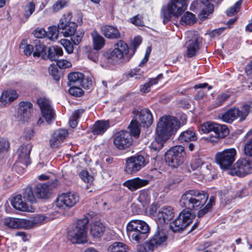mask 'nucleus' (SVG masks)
I'll return each mask as SVG.
<instances>
[{
  "label": "nucleus",
  "mask_w": 252,
  "mask_h": 252,
  "mask_svg": "<svg viewBox=\"0 0 252 252\" xmlns=\"http://www.w3.org/2000/svg\"><path fill=\"white\" fill-rule=\"evenodd\" d=\"M208 198V193L205 191L189 189L182 195L180 203L182 207L190 211L198 210L197 217L201 218L215 205V197L211 196L206 205L202 208L206 203Z\"/></svg>",
  "instance_id": "obj_1"
},
{
  "label": "nucleus",
  "mask_w": 252,
  "mask_h": 252,
  "mask_svg": "<svg viewBox=\"0 0 252 252\" xmlns=\"http://www.w3.org/2000/svg\"><path fill=\"white\" fill-rule=\"evenodd\" d=\"M180 127V122L176 117L170 116L161 117L157 124L155 139L150 148L155 152L160 150L164 142L174 135Z\"/></svg>",
  "instance_id": "obj_2"
},
{
  "label": "nucleus",
  "mask_w": 252,
  "mask_h": 252,
  "mask_svg": "<svg viewBox=\"0 0 252 252\" xmlns=\"http://www.w3.org/2000/svg\"><path fill=\"white\" fill-rule=\"evenodd\" d=\"M139 124L137 120H132L128 126L129 131L121 130L116 134L113 143L118 149L123 150L130 147L133 144L132 136L138 137L140 133Z\"/></svg>",
  "instance_id": "obj_3"
},
{
  "label": "nucleus",
  "mask_w": 252,
  "mask_h": 252,
  "mask_svg": "<svg viewBox=\"0 0 252 252\" xmlns=\"http://www.w3.org/2000/svg\"><path fill=\"white\" fill-rule=\"evenodd\" d=\"M72 15L70 13L64 14L58 23V27L64 37H71L74 45H78L82 40L84 32L82 29L77 30V25L71 22Z\"/></svg>",
  "instance_id": "obj_4"
},
{
  "label": "nucleus",
  "mask_w": 252,
  "mask_h": 252,
  "mask_svg": "<svg viewBox=\"0 0 252 252\" xmlns=\"http://www.w3.org/2000/svg\"><path fill=\"white\" fill-rule=\"evenodd\" d=\"M126 230L129 239L139 243L148 237L150 228L149 225L142 220H131L127 223Z\"/></svg>",
  "instance_id": "obj_5"
},
{
  "label": "nucleus",
  "mask_w": 252,
  "mask_h": 252,
  "mask_svg": "<svg viewBox=\"0 0 252 252\" xmlns=\"http://www.w3.org/2000/svg\"><path fill=\"white\" fill-rule=\"evenodd\" d=\"M200 133H211L207 138L208 141L216 143L220 138H223L229 133V130L225 125H220L212 122H207L203 123L198 127Z\"/></svg>",
  "instance_id": "obj_6"
},
{
  "label": "nucleus",
  "mask_w": 252,
  "mask_h": 252,
  "mask_svg": "<svg viewBox=\"0 0 252 252\" xmlns=\"http://www.w3.org/2000/svg\"><path fill=\"white\" fill-rule=\"evenodd\" d=\"M87 218L79 220L68 231V239L73 244H81L87 242Z\"/></svg>",
  "instance_id": "obj_7"
},
{
  "label": "nucleus",
  "mask_w": 252,
  "mask_h": 252,
  "mask_svg": "<svg viewBox=\"0 0 252 252\" xmlns=\"http://www.w3.org/2000/svg\"><path fill=\"white\" fill-rule=\"evenodd\" d=\"M188 4L186 0H170L166 6L161 9L163 23L165 24L172 17H178L187 9Z\"/></svg>",
  "instance_id": "obj_8"
},
{
  "label": "nucleus",
  "mask_w": 252,
  "mask_h": 252,
  "mask_svg": "<svg viewBox=\"0 0 252 252\" xmlns=\"http://www.w3.org/2000/svg\"><path fill=\"white\" fill-rule=\"evenodd\" d=\"M252 111V102H249L244 104L241 109L234 107L228 110L221 114V119L223 122L231 123L237 118L241 121L245 120L249 113Z\"/></svg>",
  "instance_id": "obj_9"
},
{
  "label": "nucleus",
  "mask_w": 252,
  "mask_h": 252,
  "mask_svg": "<svg viewBox=\"0 0 252 252\" xmlns=\"http://www.w3.org/2000/svg\"><path fill=\"white\" fill-rule=\"evenodd\" d=\"M185 154L183 146H175L165 153V160L169 166L177 168L184 162Z\"/></svg>",
  "instance_id": "obj_10"
},
{
  "label": "nucleus",
  "mask_w": 252,
  "mask_h": 252,
  "mask_svg": "<svg viewBox=\"0 0 252 252\" xmlns=\"http://www.w3.org/2000/svg\"><path fill=\"white\" fill-rule=\"evenodd\" d=\"M114 47V49L109 53L108 58L116 62H121L122 60L128 62L134 54V52L129 54V48L123 40H119L115 44Z\"/></svg>",
  "instance_id": "obj_11"
},
{
  "label": "nucleus",
  "mask_w": 252,
  "mask_h": 252,
  "mask_svg": "<svg viewBox=\"0 0 252 252\" xmlns=\"http://www.w3.org/2000/svg\"><path fill=\"white\" fill-rule=\"evenodd\" d=\"M79 195L73 192L63 193L55 201L57 207L62 210H68L75 206L79 201Z\"/></svg>",
  "instance_id": "obj_12"
},
{
  "label": "nucleus",
  "mask_w": 252,
  "mask_h": 252,
  "mask_svg": "<svg viewBox=\"0 0 252 252\" xmlns=\"http://www.w3.org/2000/svg\"><path fill=\"white\" fill-rule=\"evenodd\" d=\"M229 173L239 177H244L252 173V159L242 158L238 160L230 168Z\"/></svg>",
  "instance_id": "obj_13"
},
{
  "label": "nucleus",
  "mask_w": 252,
  "mask_h": 252,
  "mask_svg": "<svg viewBox=\"0 0 252 252\" xmlns=\"http://www.w3.org/2000/svg\"><path fill=\"white\" fill-rule=\"evenodd\" d=\"M236 151L234 148L226 149L216 154L215 159L217 163L223 169L230 167L235 160Z\"/></svg>",
  "instance_id": "obj_14"
},
{
  "label": "nucleus",
  "mask_w": 252,
  "mask_h": 252,
  "mask_svg": "<svg viewBox=\"0 0 252 252\" xmlns=\"http://www.w3.org/2000/svg\"><path fill=\"white\" fill-rule=\"evenodd\" d=\"M37 104L39 106L43 118H40L37 121V125L40 126L44 122V119L48 124L53 121L55 118L54 109L49 99L41 97L37 99Z\"/></svg>",
  "instance_id": "obj_15"
},
{
  "label": "nucleus",
  "mask_w": 252,
  "mask_h": 252,
  "mask_svg": "<svg viewBox=\"0 0 252 252\" xmlns=\"http://www.w3.org/2000/svg\"><path fill=\"white\" fill-rule=\"evenodd\" d=\"M193 217L189 211L183 210L170 223V227L174 232L183 230L192 222Z\"/></svg>",
  "instance_id": "obj_16"
},
{
  "label": "nucleus",
  "mask_w": 252,
  "mask_h": 252,
  "mask_svg": "<svg viewBox=\"0 0 252 252\" xmlns=\"http://www.w3.org/2000/svg\"><path fill=\"white\" fill-rule=\"evenodd\" d=\"M146 165L142 156H131L126 159L125 171L128 174H132L139 171Z\"/></svg>",
  "instance_id": "obj_17"
},
{
  "label": "nucleus",
  "mask_w": 252,
  "mask_h": 252,
  "mask_svg": "<svg viewBox=\"0 0 252 252\" xmlns=\"http://www.w3.org/2000/svg\"><path fill=\"white\" fill-rule=\"evenodd\" d=\"M199 37L195 32L187 33V40L186 42V56L192 58L197 55L199 50Z\"/></svg>",
  "instance_id": "obj_18"
},
{
  "label": "nucleus",
  "mask_w": 252,
  "mask_h": 252,
  "mask_svg": "<svg viewBox=\"0 0 252 252\" xmlns=\"http://www.w3.org/2000/svg\"><path fill=\"white\" fill-rule=\"evenodd\" d=\"M216 0H195L191 5V7L194 6L195 8L202 7V9L199 13V18L204 20L213 13L214 11V5L212 4Z\"/></svg>",
  "instance_id": "obj_19"
},
{
  "label": "nucleus",
  "mask_w": 252,
  "mask_h": 252,
  "mask_svg": "<svg viewBox=\"0 0 252 252\" xmlns=\"http://www.w3.org/2000/svg\"><path fill=\"white\" fill-rule=\"evenodd\" d=\"M5 225L13 229H30L32 227V223L29 220L14 218H7L4 219Z\"/></svg>",
  "instance_id": "obj_20"
},
{
  "label": "nucleus",
  "mask_w": 252,
  "mask_h": 252,
  "mask_svg": "<svg viewBox=\"0 0 252 252\" xmlns=\"http://www.w3.org/2000/svg\"><path fill=\"white\" fill-rule=\"evenodd\" d=\"M174 215V210L171 206H165L162 207L156 216L158 228L159 225L167 222L173 218Z\"/></svg>",
  "instance_id": "obj_21"
},
{
  "label": "nucleus",
  "mask_w": 252,
  "mask_h": 252,
  "mask_svg": "<svg viewBox=\"0 0 252 252\" xmlns=\"http://www.w3.org/2000/svg\"><path fill=\"white\" fill-rule=\"evenodd\" d=\"M167 239V236L163 231L158 230L150 241L146 242V246L150 251H153L158 246L163 243Z\"/></svg>",
  "instance_id": "obj_22"
},
{
  "label": "nucleus",
  "mask_w": 252,
  "mask_h": 252,
  "mask_svg": "<svg viewBox=\"0 0 252 252\" xmlns=\"http://www.w3.org/2000/svg\"><path fill=\"white\" fill-rule=\"evenodd\" d=\"M67 135L68 132L65 129H61L55 131L50 139V147L53 149L58 148Z\"/></svg>",
  "instance_id": "obj_23"
},
{
  "label": "nucleus",
  "mask_w": 252,
  "mask_h": 252,
  "mask_svg": "<svg viewBox=\"0 0 252 252\" xmlns=\"http://www.w3.org/2000/svg\"><path fill=\"white\" fill-rule=\"evenodd\" d=\"M149 183V181L148 180L136 177L126 181L123 183V185L127 188L130 191H134L146 186Z\"/></svg>",
  "instance_id": "obj_24"
},
{
  "label": "nucleus",
  "mask_w": 252,
  "mask_h": 252,
  "mask_svg": "<svg viewBox=\"0 0 252 252\" xmlns=\"http://www.w3.org/2000/svg\"><path fill=\"white\" fill-rule=\"evenodd\" d=\"M32 109V104L29 101H21L19 103L18 110V117L19 121H25L31 116Z\"/></svg>",
  "instance_id": "obj_25"
},
{
  "label": "nucleus",
  "mask_w": 252,
  "mask_h": 252,
  "mask_svg": "<svg viewBox=\"0 0 252 252\" xmlns=\"http://www.w3.org/2000/svg\"><path fill=\"white\" fill-rule=\"evenodd\" d=\"M55 187L54 185L51 184H38L36 186L34 191L38 198H47L49 197L53 188Z\"/></svg>",
  "instance_id": "obj_26"
},
{
  "label": "nucleus",
  "mask_w": 252,
  "mask_h": 252,
  "mask_svg": "<svg viewBox=\"0 0 252 252\" xmlns=\"http://www.w3.org/2000/svg\"><path fill=\"white\" fill-rule=\"evenodd\" d=\"M32 146L30 144L22 145L18 150L19 161L26 167L31 163L30 155Z\"/></svg>",
  "instance_id": "obj_27"
},
{
  "label": "nucleus",
  "mask_w": 252,
  "mask_h": 252,
  "mask_svg": "<svg viewBox=\"0 0 252 252\" xmlns=\"http://www.w3.org/2000/svg\"><path fill=\"white\" fill-rule=\"evenodd\" d=\"M201 174L207 180H212L216 179L218 175V171L211 163L207 162L202 167Z\"/></svg>",
  "instance_id": "obj_28"
},
{
  "label": "nucleus",
  "mask_w": 252,
  "mask_h": 252,
  "mask_svg": "<svg viewBox=\"0 0 252 252\" xmlns=\"http://www.w3.org/2000/svg\"><path fill=\"white\" fill-rule=\"evenodd\" d=\"M136 115L138 116L139 121L143 124L144 126H149L153 123V116L149 109L147 108L142 109L137 112Z\"/></svg>",
  "instance_id": "obj_29"
},
{
  "label": "nucleus",
  "mask_w": 252,
  "mask_h": 252,
  "mask_svg": "<svg viewBox=\"0 0 252 252\" xmlns=\"http://www.w3.org/2000/svg\"><path fill=\"white\" fill-rule=\"evenodd\" d=\"M16 91L8 90L2 93L0 97V106H4L9 104L18 97Z\"/></svg>",
  "instance_id": "obj_30"
},
{
  "label": "nucleus",
  "mask_w": 252,
  "mask_h": 252,
  "mask_svg": "<svg viewBox=\"0 0 252 252\" xmlns=\"http://www.w3.org/2000/svg\"><path fill=\"white\" fill-rule=\"evenodd\" d=\"M101 33L107 38L118 39L121 37V33L116 27L104 25L101 28Z\"/></svg>",
  "instance_id": "obj_31"
},
{
  "label": "nucleus",
  "mask_w": 252,
  "mask_h": 252,
  "mask_svg": "<svg viewBox=\"0 0 252 252\" xmlns=\"http://www.w3.org/2000/svg\"><path fill=\"white\" fill-rule=\"evenodd\" d=\"M33 57H40L45 60L47 57V48L40 40L36 39L34 41Z\"/></svg>",
  "instance_id": "obj_32"
},
{
  "label": "nucleus",
  "mask_w": 252,
  "mask_h": 252,
  "mask_svg": "<svg viewBox=\"0 0 252 252\" xmlns=\"http://www.w3.org/2000/svg\"><path fill=\"white\" fill-rule=\"evenodd\" d=\"M105 227L100 221H95L92 223L90 234L94 238H99L103 234Z\"/></svg>",
  "instance_id": "obj_33"
},
{
  "label": "nucleus",
  "mask_w": 252,
  "mask_h": 252,
  "mask_svg": "<svg viewBox=\"0 0 252 252\" xmlns=\"http://www.w3.org/2000/svg\"><path fill=\"white\" fill-rule=\"evenodd\" d=\"M11 204L16 209L22 211H29L30 207L22 200L21 194L16 195L14 196L12 201Z\"/></svg>",
  "instance_id": "obj_34"
},
{
  "label": "nucleus",
  "mask_w": 252,
  "mask_h": 252,
  "mask_svg": "<svg viewBox=\"0 0 252 252\" xmlns=\"http://www.w3.org/2000/svg\"><path fill=\"white\" fill-rule=\"evenodd\" d=\"M197 139L195 130L192 128H189L188 129L181 133L178 137V140L181 143L188 142L191 141H195Z\"/></svg>",
  "instance_id": "obj_35"
},
{
  "label": "nucleus",
  "mask_w": 252,
  "mask_h": 252,
  "mask_svg": "<svg viewBox=\"0 0 252 252\" xmlns=\"http://www.w3.org/2000/svg\"><path fill=\"white\" fill-rule=\"evenodd\" d=\"M109 126V122L107 121H97L94 125L92 132L94 135H102Z\"/></svg>",
  "instance_id": "obj_36"
},
{
  "label": "nucleus",
  "mask_w": 252,
  "mask_h": 252,
  "mask_svg": "<svg viewBox=\"0 0 252 252\" xmlns=\"http://www.w3.org/2000/svg\"><path fill=\"white\" fill-rule=\"evenodd\" d=\"M93 38L94 48L95 50H99L105 44V39L97 32L94 31L91 33Z\"/></svg>",
  "instance_id": "obj_37"
},
{
  "label": "nucleus",
  "mask_w": 252,
  "mask_h": 252,
  "mask_svg": "<svg viewBox=\"0 0 252 252\" xmlns=\"http://www.w3.org/2000/svg\"><path fill=\"white\" fill-rule=\"evenodd\" d=\"M48 52L46 59H49L51 61L57 60L59 57L63 54V49L58 46H53L49 48Z\"/></svg>",
  "instance_id": "obj_38"
},
{
  "label": "nucleus",
  "mask_w": 252,
  "mask_h": 252,
  "mask_svg": "<svg viewBox=\"0 0 252 252\" xmlns=\"http://www.w3.org/2000/svg\"><path fill=\"white\" fill-rule=\"evenodd\" d=\"M128 246L120 242H114L108 248V252H128Z\"/></svg>",
  "instance_id": "obj_39"
},
{
  "label": "nucleus",
  "mask_w": 252,
  "mask_h": 252,
  "mask_svg": "<svg viewBox=\"0 0 252 252\" xmlns=\"http://www.w3.org/2000/svg\"><path fill=\"white\" fill-rule=\"evenodd\" d=\"M137 200L143 207H147L151 202V197L149 191L147 190H141L140 192Z\"/></svg>",
  "instance_id": "obj_40"
},
{
  "label": "nucleus",
  "mask_w": 252,
  "mask_h": 252,
  "mask_svg": "<svg viewBox=\"0 0 252 252\" xmlns=\"http://www.w3.org/2000/svg\"><path fill=\"white\" fill-rule=\"evenodd\" d=\"M83 77V74L79 72L70 73L68 75V85H79L80 84L81 79Z\"/></svg>",
  "instance_id": "obj_41"
},
{
  "label": "nucleus",
  "mask_w": 252,
  "mask_h": 252,
  "mask_svg": "<svg viewBox=\"0 0 252 252\" xmlns=\"http://www.w3.org/2000/svg\"><path fill=\"white\" fill-rule=\"evenodd\" d=\"M196 22V17L194 14L190 12H186L181 17L180 20L181 24L192 25Z\"/></svg>",
  "instance_id": "obj_42"
},
{
  "label": "nucleus",
  "mask_w": 252,
  "mask_h": 252,
  "mask_svg": "<svg viewBox=\"0 0 252 252\" xmlns=\"http://www.w3.org/2000/svg\"><path fill=\"white\" fill-rule=\"evenodd\" d=\"M60 31V30L59 29L58 26H53L49 27L48 32H47V38L52 41L56 40L58 38Z\"/></svg>",
  "instance_id": "obj_43"
},
{
  "label": "nucleus",
  "mask_w": 252,
  "mask_h": 252,
  "mask_svg": "<svg viewBox=\"0 0 252 252\" xmlns=\"http://www.w3.org/2000/svg\"><path fill=\"white\" fill-rule=\"evenodd\" d=\"M23 198L27 201L31 203H34L36 201L34 194L33 192L32 188L30 186H28L24 189L23 192Z\"/></svg>",
  "instance_id": "obj_44"
},
{
  "label": "nucleus",
  "mask_w": 252,
  "mask_h": 252,
  "mask_svg": "<svg viewBox=\"0 0 252 252\" xmlns=\"http://www.w3.org/2000/svg\"><path fill=\"white\" fill-rule=\"evenodd\" d=\"M50 219L46 215L37 214L32 219V221H31L32 223V227L33 224L38 225L42 223H45L49 221Z\"/></svg>",
  "instance_id": "obj_45"
},
{
  "label": "nucleus",
  "mask_w": 252,
  "mask_h": 252,
  "mask_svg": "<svg viewBox=\"0 0 252 252\" xmlns=\"http://www.w3.org/2000/svg\"><path fill=\"white\" fill-rule=\"evenodd\" d=\"M20 48L23 50L25 55L27 56H30L32 54L33 55L34 48L32 45L27 44L25 41L23 40L20 43Z\"/></svg>",
  "instance_id": "obj_46"
},
{
  "label": "nucleus",
  "mask_w": 252,
  "mask_h": 252,
  "mask_svg": "<svg viewBox=\"0 0 252 252\" xmlns=\"http://www.w3.org/2000/svg\"><path fill=\"white\" fill-rule=\"evenodd\" d=\"M143 77V71L138 68H134L129 71L127 74V78H134L140 79Z\"/></svg>",
  "instance_id": "obj_47"
},
{
  "label": "nucleus",
  "mask_w": 252,
  "mask_h": 252,
  "mask_svg": "<svg viewBox=\"0 0 252 252\" xmlns=\"http://www.w3.org/2000/svg\"><path fill=\"white\" fill-rule=\"evenodd\" d=\"M207 162H204L200 158H195L191 163V167L193 170L199 169L200 172L202 171V167Z\"/></svg>",
  "instance_id": "obj_48"
},
{
  "label": "nucleus",
  "mask_w": 252,
  "mask_h": 252,
  "mask_svg": "<svg viewBox=\"0 0 252 252\" xmlns=\"http://www.w3.org/2000/svg\"><path fill=\"white\" fill-rule=\"evenodd\" d=\"M242 3V0H239L233 6L228 8L226 11L227 15L228 16H231L234 14L237 13L240 9Z\"/></svg>",
  "instance_id": "obj_49"
},
{
  "label": "nucleus",
  "mask_w": 252,
  "mask_h": 252,
  "mask_svg": "<svg viewBox=\"0 0 252 252\" xmlns=\"http://www.w3.org/2000/svg\"><path fill=\"white\" fill-rule=\"evenodd\" d=\"M60 42L68 54H70L73 52L74 47L70 40L63 39L61 40Z\"/></svg>",
  "instance_id": "obj_50"
},
{
  "label": "nucleus",
  "mask_w": 252,
  "mask_h": 252,
  "mask_svg": "<svg viewBox=\"0 0 252 252\" xmlns=\"http://www.w3.org/2000/svg\"><path fill=\"white\" fill-rule=\"evenodd\" d=\"M70 88L68 90L69 93L75 96H80L83 94V91L80 88L79 85L69 86Z\"/></svg>",
  "instance_id": "obj_51"
},
{
  "label": "nucleus",
  "mask_w": 252,
  "mask_h": 252,
  "mask_svg": "<svg viewBox=\"0 0 252 252\" xmlns=\"http://www.w3.org/2000/svg\"><path fill=\"white\" fill-rule=\"evenodd\" d=\"M35 4L33 2L28 3L24 8V16L26 18H28L35 10Z\"/></svg>",
  "instance_id": "obj_52"
},
{
  "label": "nucleus",
  "mask_w": 252,
  "mask_h": 252,
  "mask_svg": "<svg viewBox=\"0 0 252 252\" xmlns=\"http://www.w3.org/2000/svg\"><path fill=\"white\" fill-rule=\"evenodd\" d=\"M157 84V81L156 79H150L148 82L146 83L143 85L140 86V90L144 93H147L150 91V88L152 86Z\"/></svg>",
  "instance_id": "obj_53"
},
{
  "label": "nucleus",
  "mask_w": 252,
  "mask_h": 252,
  "mask_svg": "<svg viewBox=\"0 0 252 252\" xmlns=\"http://www.w3.org/2000/svg\"><path fill=\"white\" fill-rule=\"evenodd\" d=\"M66 5L65 0H59L53 6L52 9L54 12H57L62 9Z\"/></svg>",
  "instance_id": "obj_54"
},
{
  "label": "nucleus",
  "mask_w": 252,
  "mask_h": 252,
  "mask_svg": "<svg viewBox=\"0 0 252 252\" xmlns=\"http://www.w3.org/2000/svg\"><path fill=\"white\" fill-rule=\"evenodd\" d=\"M49 73L52 76L53 79L56 81H59L60 79V74L59 72L57 66L51 65L49 67Z\"/></svg>",
  "instance_id": "obj_55"
},
{
  "label": "nucleus",
  "mask_w": 252,
  "mask_h": 252,
  "mask_svg": "<svg viewBox=\"0 0 252 252\" xmlns=\"http://www.w3.org/2000/svg\"><path fill=\"white\" fill-rule=\"evenodd\" d=\"M80 87L87 89H90L93 86V82L91 79L89 78H84V76L81 79Z\"/></svg>",
  "instance_id": "obj_56"
},
{
  "label": "nucleus",
  "mask_w": 252,
  "mask_h": 252,
  "mask_svg": "<svg viewBox=\"0 0 252 252\" xmlns=\"http://www.w3.org/2000/svg\"><path fill=\"white\" fill-rule=\"evenodd\" d=\"M80 176L81 179L86 183L91 182L93 179V177L90 175L86 170L82 171L80 173Z\"/></svg>",
  "instance_id": "obj_57"
},
{
  "label": "nucleus",
  "mask_w": 252,
  "mask_h": 252,
  "mask_svg": "<svg viewBox=\"0 0 252 252\" xmlns=\"http://www.w3.org/2000/svg\"><path fill=\"white\" fill-rule=\"evenodd\" d=\"M229 97L227 94H222L219 95L216 98V106L221 105Z\"/></svg>",
  "instance_id": "obj_58"
},
{
  "label": "nucleus",
  "mask_w": 252,
  "mask_h": 252,
  "mask_svg": "<svg viewBox=\"0 0 252 252\" xmlns=\"http://www.w3.org/2000/svg\"><path fill=\"white\" fill-rule=\"evenodd\" d=\"M244 152L246 155L252 157V138L247 142L245 146Z\"/></svg>",
  "instance_id": "obj_59"
},
{
  "label": "nucleus",
  "mask_w": 252,
  "mask_h": 252,
  "mask_svg": "<svg viewBox=\"0 0 252 252\" xmlns=\"http://www.w3.org/2000/svg\"><path fill=\"white\" fill-rule=\"evenodd\" d=\"M34 35L37 38H42L47 36V32L43 28L37 29L34 31Z\"/></svg>",
  "instance_id": "obj_60"
},
{
  "label": "nucleus",
  "mask_w": 252,
  "mask_h": 252,
  "mask_svg": "<svg viewBox=\"0 0 252 252\" xmlns=\"http://www.w3.org/2000/svg\"><path fill=\"white\" fill-rule=\"evenodd\" d=\"M57 64L60 68H68L71 66V63L66 60H58Z\"/></svg>",
  "instance_id": "obj_61"
},
{
  "label": "nucleus",
  "mask_w": 252,
  "mask_h": 252,
  "mask_svg": "<svg viewBox=\"0 0 252 252\" xmlns=\"http://www.w3.org/2000/svg\"><path fill=\"white\" fill-rule=\"evenodd\" d=\"M131 22L132 24L138 26H142L143 22L142 20V18L139 15L134 16L131 19Z\"/></svg>",
  "instance_id": "obj_62"
},
{
  "label": "nucleus",
  "mask_w": 252,
  "mask_h": 252,
  "mask_svg": "<svg viewBox=\"0 0 252 252\" xmlns=\"http://www.w3.org/2000/svg\"><path fill=\"white\" fill-rule=\"evenodd\" d=\"M142 42V39L140 36L135 37L132 42V47L134 49L133 52L136 50L137 48L140 45Z\"/></svg>",
  "instance_id": "obj_63"
},
{
  "label": "nucleus",
  "mask_w": 252,
  "mask_h": 252,
  "mask_svg": "<svg viewBox=\"0 0 252 252\" xmlns=\"http://www.w3.org/2000/svg\"><path fill=\"white\" fill-rule=\"evenodd\" d=\"M245 72L250 78H252V61L246 65Z\"/></svg>",
  "instance_id": "obj_64"
}]
</instances>
